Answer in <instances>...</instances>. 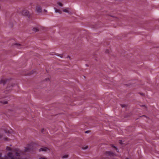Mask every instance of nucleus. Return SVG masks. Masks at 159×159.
Here are the masks:
<instances>
[{
	"mask_svg": "<svg viewBox=\"0 0 159 159\" xmlns=\"http://www.w3.org/2000/svg\"><path fill=\"white\" fill-rule=\"evenodd\" d=\"M5 81L3 79H1L0 80V84H2L3 85L5 84Z\"/></svg>",
	"mask_w": 159,
	"mask_h": 159,
	"instance_id": "nucleus-8",
	"label": "nucleus"
},
{
	"mask_svg": "<svg viewBox=\"0 0 159 159\" xmlns=\"http://www.w3.org/2000/svg\"><path fill=\"white\" fill-rule=\"evenodd\" d=\"M7 89V90H8V87H7V89Z\"/></svg>",
	"mask_w": 159,
	"mask_h": 159,
	"instance_id": "nucleus-23",
	"label": "nucleus"
},
{
	"mask_svg": "<svg viewBox=\"0 0 159 159\" xmlns=\"http://www.w3.org/2000/svg\"><path fill=\"white\" fill-rule=\"evenodd\" d=\"M6 149L8 151H10L11 150V148L9 147H7L6 148Z\"/></svg>",
	"mask_w": 159,
	"mask_h": 159,
	"instance_id": "nucleus-15",
	"label": "nucleus"
},
{
	"mask_svg": "<svg viewBox=\"0 0 159 159\" xmlns=\"http://www.w3.org/2000/svg\"><path fill=\"white\" fill-rule=\"evenodd\" d=\"M140 106L141 107H143V110H147V107L145 105H140Z\"/></svg>",
	"mask_w": 159,
	"mask_h": 159,
	"instance_id": "nucleus-9",
	"label": "nucleus"
},
{
	"mask_svg": "<svg viewBox=\"0 0 159 159\" xmlns=\"http://www.w3.org/2000/svg\"><path fill=\"white\" fill-rule=\"evenodd\" d=\"M54 9L55 11V12L56 13H58L60 14H62V11L61 10L58 9V8L56 7H54Z\"/></svg>",
	"mask_w": 159,
	"mask_h": 159,
	"instance_id": "nucleus-7",
	"label": "nucleus"
},
{
	"mask_svg": "<svg viewBox=\"0 0 159 159\" xmlns=\"http://www.w3.org/2000/svg\"><path fill=\"white\" fill-rule=\"evenodd\" d=\"M39 159H46L45 157H40Z\"/></svg>",
	"mask_w": 159,
	"mask_h": 159,
	"instance_id": "nucleus-17",
	"label": "nucleus"
},
{
	"mask_svg": "<svg viewBox=\"0 0 159 159\" xmlns=\"http://www.w3.org/2000/svg\"><path fill=\"white\" fill-rule=\"evenodd\" d=\"M68 155L67 154H65L62 156L61 157L62 158H67L68 157Z\"/></svg>",
	"mask_w": 159,
	"mask_h": 159,
	"instance_id": "nucleus-11",
	"label": "nucleus"
},
{
	"mask_svg": "<svg viewBox=\"0 0 159 159\" xmlns=\"http://www.w3.org/2000/svg\"><path fill=\"white\" fill-rule=\"evenodd\" d=\"M140 94L142 96H143L144 95V94L143 93H140Z\"/></svg>",
	"mask_w": 159,
	"mask_h": 159,
	"instance_id": "nucleus-18",
	"label": "nucleus"
},
{
	"mask_svg": "<svg viewBox=\"0 0 159 159\" xmlns=\"http://www.w3.org/2000/svg\"><path fill=\"white\" fill-rule=\"evenodd\" d=\"M11 88H12V87L10 89H11Z\"/></svg>",
	"mask_w": 159,
	"mask_h": 159,
	"instance_id": "nucleus-25",
	"label": "nucleus"
},
{
	"mask_svg": "<svg viewBox=\"0 0 159 159\" xmlns=\"http://www.w3.org/2000/svg\"><path fill=\"white\" fill-rule=\"evenodd\" d=\"M105 156L106 157L109 156L110 157L115 156L116 155L113 152L110 151H106L104 153Z\"/></svg>",
	"mask_w": 159,
	"mask_h": 159,
	"instance_id": "nucleus-2",
	"label": "nucleus"
},
{
	"mask_svg": "<svg viewBox=\"0 0 159 159\" xmlns=\"http://www.w3.org/2000/svg\"><path fill=\"white\" fill-rule=\"evenodd\" d=\"M29 150H30V148H29V146H28V147L25 148V152H28V151H29Z\"/></svg>",
	"mask_w": 159,
	"mask_h": 159,
	"instance_id": "nucleus-12",
	"label": "nucleus"
},
{
	"mask_svg": "<svg viewBox=\"0 0 159 159\" xmlns=\"http://www.w3.org/2000/svg\"><path fill=\"white\" fill-rule=\"evenodd\" d=\"M48 150V148L45 147H42L39 149V152H46Z\"/></svg>",
	"mask_w": 159,
	"mask_h": 159,
	"instance_id": "nucleus-6",
	"label": "nucleus"
},
{
	"mask_svg": "<svg viewBox=\"0 0 159 159\" xmlns=\"http://www.w3.org/2000/svg\"><path fill=\"white\" fill-rule=\"evenodd\" d=\"M35 10L37 13H41L42 11L41 7L39 6H37L36 7Z\"/></svg>",
	"mask_w": 159,
	"mask_h": 159,
	"instance_id": "nucleus-5",
	"label": "nucleus"
},
{
	"mask_svg": "<svg viewBox=\"0 0 159 159\" xmlns=\"http://www.w3.org/2000/svg\"><path fill=\"white\" fill-rule=\"evenodd\" d=\"M57 4L60 7H62L63 6V5L62 4V3H61L60 2H58L57 3Z\"/></svg>",
	"mask_w": 159,
	"mask_h": 159,
	"instance_id": "nucleus-13",
	"label": "nucleus"
},
{
	"mask_svg": "<svg viewBox=\"0 0 159 159\" xmlns=\"http://www.w3.org/2000/svg\"><path fill=\"white\" fill-rule=\"evenodd\" d=\"M62 11L68 13L69 15H71L73 14V13L70 10L69 8L68 7L64 8Z\"/></svg>",
	"mask_w": 159,
	"mask_h": 159,
	"instance_id": "nucleus-3",
	"label": "nucleus"
},
{
	"mask_svg": "<svg viewBox=\"0 0 159 159\" xmlns=\"http://www.w3.org/2000/svg\"><path fill=\"white\" fill-rule=\"evenodd\" d=\"M88 146H85L84 147H83L82 148V149L83 150L86 149L88 148Z\"/></svg>",
	"mask_w": 159,
	"mask_h": 159,
	"instance_id": "nucleus-14",
	"label": "nucleus"
},
{
	"mask_svg": "<svg viewBox=\"0 0 159 159\" xmlns=\"http://www.w3.org/2000/svg\"><path fill=\"white\" fill-rule=\"evenodd\" d=\"M85 133H87V131H86V132H85Z\"/></svg>",
	"mask_w": 159,
	"mask_h": 159,
	"instance_id": "nucleus-24",
	"label": "nucleus"
},
{
	"mask_svg": "<svg viewBox=\"0 0 159 159\" xmlns=\"http://www.w3.org/2000/svg\"><path fill=\"white\" fill-rule=\"evenodd\" d=\"M120 143H121V142H122L121 141H119Z\"/></svg>",
	"mask_w": 159,
	"mask_h": 159,
	"instance_id": "nucleus-22",
	"label": "nucleus"
},
{
	"mask_svg": "<svg viewBox=\"0 0 159 159\" xmlns=\"http://www.w3.org/2000/svg\"><path fill=\"white\" fill-rule=\"evenodd\" d=\"M21 14L23 16H28L29 15V12L27 10H23L21 12Z\"/></svg>",
	"mask_w": 159,
	"mask_h": 159,
	"instance_id": "nucleus-4",
	"label": "nucleus"
},
{
	"mask_svg": "<svg viewBox=\"0 0 159 159\" xmlns=\"http://www.w3.org/2000/svg\"><path fill=\"white\" fill-rule=\"evenodd\" d=\"M0 102L2 103L3 104H5L7 103L8 102L7 101H0Z\"/></svg>",
	"mask_w": 159,
	"mask_h": 159,
	"instance_id": "nucleus-10",
	"label": "nucleus"
},
{
	"mask_svg": "<svg viewBox=\"0 0 159 159\" xmlns=\"http://www.w3.org/2000/svg\"><path fill=\"white\" fill-rule=\"evenodd\" d=\"M111 17H115V18H117V19L118 18H117V17H115V16H111Z\"/></svg>",
	"mask_w": 159,
	"mask_h": 159,
	"instance_id": "nucleus-20",
	"label": "nucleus"
},
{
	"mask_svg": "<svg viewBox=\"0 0 159 159\" xmlns=\"http://www.w3.org/2000/svg\"><path fill=\"white\" fill-rule=\"evenodd\" d=\"M2 156V154L1 153H0V157H1Z\"/></svg>",
	"mask_w": 159,
	"mask_h": 159,
	"instance_id": "nucleus-21",
	"label": "nucleus"
},
{
	"mask_svg": "<svg viewBox=\"0 0 159 159\" xmlns=\"http://www.w3.org/2000/svg\"><path fill=\"white\" fill-rule=\"evenodd\" d=\"M15 45H17V46L20 45V44H19L17 43H16Z\"/></svg>",
	"mask_w": 159,
	"mask_h": 159,
	"instance_id": "nucleus-19",
	"label": "nucleus"
},
{
	"mask_svg": "<svg viewBox=\"0 0 159 159\" xmlns=\"http://www.w3.org/2000/svg\"><path fill=\"white\" fill-rule=\"evenodd\" d=\"M15 156L17 157L16 158L12 156V154L11 153L9 152L7 154V156H6L5 159H8V158H9V159H17L20 156V154L18 152H16Z\"/></svg>",
	"mask_w": 159,
	"mask_h": 159,
	"instance_id": "nucleus-1",
	"label": "nucleus"
},
{
	"mask_svg": "<svg viewBox=\"0 0 159 159\" xmlns=\"http://www.w3.org/2000/svg\"><path fill=\"white\" fill-rule=\"evenodd\" d=\"M111 146L112 147H113L114 148L117 150L118 149L117 148L116 146H114L113 145H112Z\"/></svg>",
	"mask_w": 159,
	"mask_h": 159,
	"instance_id": "nucleus-16",
	"label": "nucleus"
}]
</instances>
